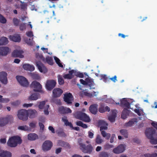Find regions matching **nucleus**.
<instances>
[{
    "label": "nucleus",
    "instance_id": "nucleus-10",
    "mask_svg": "<svg viewBox=\"0 0 157 157\" xmlns=\"http://www.w3.org/2000/svg\"><path fill=\"white\" fill-rule=\"evenodd\" d=\"M36 57L38 59H40L44 62H46L48 64L52 65L53 63V60L52 58L50 57H47L46 59L43 57V56L40 55L39 54L37 53L36 55Z\"/></svg>",
    "mask_w": 157,
    "mask_h": 157
},
{
    "label": "nucleus",
    "instance_id": "nucleus-11",
    "mask_svg": "<svg viewBox=\"0 0 157 157\" xmlns=\"http://www.w3.org/2000/svg\"><path fill=\"white\" fill-rule=\"evenodd\" d=\"M23 53V51L20 47H18L17 49L14 50L12 52V56L14 57L23 58L24 57V56L22 54Z\"/></svg>",
    "mask_w": 157,
    "mask_h": 157
},
{
    "label": "nucleus",
    "instance_id": "nucleus-57",
    "mask_svg": "<svg viewBox=\"0 0 157 157\" xmlns=\"http://www.w3.org/2000/svg\"><path fill=\"white\" fill-rule=\"evenodd\" d=\"M26 35L29 37H31L33 36V32L31 31L27 32L26 33Z\"/></svg>",
    "mask_w": 157,
    "mask_h": 157
},
{
    "label": "nucleus",
    "instance_id": "nucleus-22",
    "mask_svg": "<svg viewBox=\"0 0 157 157\" xmlns=\"http://www.w3.org/2000/svg\"><path fill=\"white\" fill-rule=\"evenodd\" d=\"M30 93V95L27 98V100L28 101L36 100L39 98V94L36 93H33L32 91H31Z\"/></svg>",
    "mask_w": 157,
    "mask_h": 157
},
{
    "label": "nucleus",
    "instance_id": "nucleus-27",
    "mask_svg": "<svg viewBox=\"0 0 157 157\" xmlns=\"http://www.w3.org/2000/svg\"><path fill=\"white\" fill-rule=\"evenodd\" d=\"M117 111L116 110H114L112 111L111 115L109 116V120L111 122H113L115 121V118L116 117Z\"/></svg>",
    "mask_w": 157,
    "mask_h": 157
},
{
    "label": "nucleus",
    "instance_id": "nucleus-49",
    "mask_svg": "<svg viewBox=\"0 0 157 157\" xmlns=\"http://www.w3.org/2000/svg\"><path fill=\"white\" fill-rule=\"evenodd\" d=\"M6 22V19L2 15L0 14V22L4 24Z\"/></svg>",
    "mask_w": 157,
    "mask_h": 157
},
{
    "label": "nucleus",
    "instance_id": "nucleus-48",
    "mask_svg": "<svg viewBox=\"0 0 157 157\" xmlns=\"http://www.w3.org/2000/svg\"><path fill=\"white\" fill-rule=\"evenodd\" d=\"M148 139L150 140V142L152 144H157V138H154L153 136L152 138H149Z\"/></svg>",
    "mask_w": 157,
    "mask_h": 157
},
{
    "label": "nucleus",
    "instance_id": "nucleus-14",
    "mask_svg": "<svg viewBox=\"0 0 157 157\" xmlns=\"http://www.w3.org/2000/svg\"><path fill=\"white\" fill-rule=\"evenodd\" d=\"M73 100V96L70 93H66L64 94V100L67 104H71Z\"/></svg>",
    "mask_w": 157,
    "mask_h": 157
},
{
    "label": "nucleus",
    "instance_id": "nucleus-15",
    "mask_svg": "<svg viewBox=\"0 0 157 157\" xmlns=\"http://www.w3.org/2000/svg\"><path fill=\"white\" fill-rule=\"evenodd\" d=\"M62 120L66 126H69L72 129H74L76 131H78L79 130V128L78 127H73V125L71 123L68 121L67 117H63L62 118Z\"/></svg>",
    "mask_w": 157,
    "mask_h": 157
},
{
    "label": "nucleus",
    "instance_id": "nucleus-6",
    "mask_svg": "<svg viewBox=\"0 0 157 157\" xmlns=\"http://www.w3.org/2000/svg\"><path fill=\"white\" fill-rule=\"evenodd\" d=\"M40 109H44V112L45 114L48 115L49 114L48 109L49 108V105L48 104H46V101H43L39 102L38 106Z\"/></svg>",
    "mask_w": 157,
    "mask_h": 157
},
{
    "label": "nucleus",
    "instance_id": "nucleus-2",
    "mask_svg": "<svg viewBox=\"0 0 157 157\" xmlns=\"http://www.w3.org/2000/svg\"><path fill=\"white\" fill-rule=\"evenodd\" d=\"M22 140L21 137L17 136H13L10 137L7 142L8 146L11 147H15L18 144H21Z\"/></svg>",
    "mask_w": 157,
    "mask_h": 157
},
{
    "label": "nucleus",
    "instance_id": "nucleus-20",
    "mask_svg": "<svg viewBox=\"0 0 157 157\" xmlns=\"http://www.w3.org/2000/svg\"><path fill=\"white\" fill-rule=\"evenodd\" d=\"M63 92V90L61 89L57 88H55L53 90V96L55 98L59 97Z\"/></svg>",
    "mask_w": 157,
    "mask_h": 157
},
{
    "label": "nucleus",
    "instance_id": "nucleus-58",
    "mask_svg": "<svg viewBox=\"0 0 157 157\" xmlns=\"http://www.w3.org/2000/svg\"><path fill=\"white\" fill-rule=\"evenodd\" d=\"M13 21L14 25H17L19 23V20L17 18H14L13 20Z\"/></svg>",
    "mask_w": 157,
    "mask_h": 157
},
{
    "label": "nucleus",
    "instance_id": "nucleus-35",
    "mask_svg": "<svg viewBox=\"0 0 157 157\" xmlns=\"http://www.w3.org/2000/svg\"><path fill=\"white\" fill-rule=\"evenodd\" d=\"M17 128L19 130L25 131H30L31 130L30 128L26 125L18 126L17 127Z\"/></svg>",
    "mask_w": 157,
    "mask_h": 157
},
{
    "label": "nucleus",
    "instance_id": "nucleus-34",
    "mask_svg": "<svg viewBox=\"0 0 157 157\" xmlns=\"http://www.w3.org/2000/svg\"><path fill=\"white\" fill-rule=\"evenodd\" d=\"M74 70L69 71L68 74L64 75L63 77L64 78L71 79L74 76Z\"/></svg>",
    "mask_w": 157,
    "mask_h": 157
},
{
    "label": "nucleus",
    "instance_id": "nucleus-13",
    "mask_svg": "<svg viewBox=\"0 0 157 157\" xmlns=\"http://www.w3.org/2000/svg\"><path fill=\"white\" fill-rule=\"evenodd\" d=\"M99 122L101 124L100 127V130L101 131V135L105 137L107 136V133L104 130L107 129V124L103 121H100Z\"/></svg>",
    "mask_w": 157,
    "mask_h": 157
},
{
    "label": "nucleus",
    "instance_id": "nucleus-42",
    "mask_svg": "<svg viewBox=\"0 0 157 157\" xmlns=\"http://www.w3.org/2000/svg\"><path fill=\"white\" fill-rule=\"evenodd\" d=\"M127 112H128V110L125 109H124L121 114V117L122 118L124 119L127 118Z\"/></svg>",
    "mask_w": 157,
    "mask_h": 157
},
{
    "label": "nucleus",
    "instance_id": "nucleus-37",
    "mask_svg": "<svg viewBox=\"0 0 157 157\" xmlns=\"http://www.w3.org/2000/svg\"><path fill=\"white\" fill-rule=\"evenodd\" d=\"M8 42L7 39L5 37H2L0 38V45L6 44Z\"/></svg>",
    "mask_w": 157,
    "mask_h": 157
},
{
    "label": "nucleus",
    "instance_id": "nucleus-38",
    "mask_svg": "<svg viewBox=\"0 0 157 157\" xmlns=\"http://www.w3.org/2000/svg\"><path fill=\"white\" fill-rule=\"evenodd\" d=\"M8 122L7 118L5 117L0 118V126H3L5 125Z\"/></svg>",
    "mask_w": 157,
    "mask_h": 157
},
{
    "label": "nucleus",
    "instance_id": "nucleus-9",
    "mask_svg": "<svg viewBox=\"0 0 157 157\" xmlns=\"http://www.w3.org/2000/svg\"><path fill=\"white\" fill-rule=\"evenodd\" d=\"M56 84V80L53 79L48 80L46 84V88L48 90H51L55 86Z\"/></svg>",
    "mask_w": 157,
    "mask_h": 157
},
{
    "label": "nucleus",
    "instance_id": "nucleus-3",
    "mask_svg": "<svg viewBox=\"0 0 157 157\" xmlns=\"http://www.w3.org/2000/svg\"><path fill=\"white\" fill-rule=\"evenodd\" d=\"M16 78L17 81L21 86L25 87L29 86V83L28 79L24 76L18 75L16 77Z\"/></svg>",
    "mask_w": 157,
    "mask_h": 157
},
{
    "label": "nucleus",
    "instance_id": "nucleus-55",
    "mask_svg": "<svg viewBox=\"0 0 157 157\" xmlns=\"http://www.w3.org/2000/svg\"><path fill=\"white\" fill-rule=\"evenodd\" d=\"M41 49L43 51V52L45 53H48L49 54L51 55L52 54V53L48 52V49L47 48H41Z\"/></svg>",
    "mask_w": 157,
    "mask_h": 157
},
{
    "label": "nucleus",
    "instance_id": "nucleus-24",
    "mask_svg": "<svg viewBox=\"0 0 157 157\" xmlns=\"http://www.w3.org/2000/svg\"><path fill=\"white\" fill-rule=\"evenodd\" d=\"M120 101V105L121 106L125 107L128 109L130 108V104L125 98H123Z\"/></svg>",
    "mask_w": 157,
    "mask_h": 157
},
{
    "label": "nucleus",
    "instance_id": "nucleus-33",
    "mask_svg": "<svg viewBox=\"0 0 157 157\" xmlns=\"http://www.w3.org/2000/svg\"><path fill=\"white\" fill-rule=\"evenodd\" d=\"M137 122L136 119L133 118L130 120L128 122L126 123L125 126L126 127H131L135 122Z\"/></svg>",
    "mask_w": 157,
    "mask_h": 157
},
{
    "label": "nucleus",
    "instance_id": "nucleus-30",
    "mask_svg": "<svg viewBox=\"0 0 157 157\" xmlns=\"http://www.w3.org/2000/svg\"><path fill=\"white\" fill-rule=\"evenodd\" d=\"M98 105L94 104L91 105L89 108L90 111L93 114H96L97 112Z\"/></svg>",
    "mask_w": 157,
    "mask_h": 157
},
{
    "label": "nucleus",
    "instance_id": "nucleus-50",
    "mask_svg": "<svg viewBox=\"0 0 157 157\" xmlns=\"http://www.w3.org/2000/svg\"><path fill=\"white\" fill-rule=\"evenodd\" d=\"M33 105V103H25L23 105V107L24 108H28L31 107Z\"/></svg>",
    "mask_w": 157,
    "mask_h": 157
},
{
    "label": "nucleus",
    "instance_id": "nucleus-45",
    "mask_svg": "<svg viewBox=\"0 0 157 157\" xmlns=\"http://www.w3.org/2000/svg\"><path fill=\"white\" fill-rule=\"evenodd\" d=\"M74 76L75 75L76 76L79 77L80 78H82L84 76V75L82 73L77 71H76L74 70Z\"/></svg>",
    "mask_w": 157,
    "mask_h": 157
},
{
    "label": "nucleus",
    "instance_id": "nucleus-1",
    "mask_svg": "<svg viewBox=\"0 0 157 157\" xmlns=\"http://www.w3.org/2000/svg\"><path fill=\"white\" fill-rule=\"evenodd\" d=\"M73 115L75 118L85 122L89 123L91 121L89 116L81 111L76 112L73 113Z\"/></svg>",
    "mask_w": 157,
    "mask_h": 157
},
{
    "label": "nucleus",
    "instance_id": "nucleus-60",
    "mask_svg": "<svg viewBox=\"0 0 157 157\" xmlns=\"http://www.w3.org/2000/svg\"><path fill=\"white\" fill-rule=\"evenodd\" d=\"M67 149H69L70 148V146L69 144L67 143L64 142L63 146Z\"/></svg>",
    "mask_w": 157,
    "mask_h": 157
},
{
    "label": "nucleus",
    "instance_id": "nucleus-51",
    "mask_svg": "<svg viewBox=\"0 0 157 157\" xmlns=\"http://www.w3.org/2000/svg\"><path fill=\"white\" fill-rule=\"evenodd\" d=\"M10 101V99L8 98H2L1 102L3 103H8Z\"/></svg>",
    "mask_w": 157,
    "mask_h": 157
},
{
    "label": "nucleus",
    "instance_id": "nucleus-40",
    "mask_svg": "<svg viewBox=\"0 0 157 157\" xmlns=\"http://www.w3.org/2000/svg\"><path fill=\"white\" fill-rule=\"evenodd\" d=\"M76 124L77 125L81 126L84 128H86L88 127V126L86 124L83 123L81 121H77L76 122Z\"/></svg>",
    "mask_w": 157,
    "mask_h": 157
},
{
    "label": "nucleus",
    "instance_id": "nucleus-26",
    "mask_svg": "<svg viewBox=\"0 0 157 157\" xmlns=\"http://www.w3.org/2000/svg\"><path fill=\"white\" fill-rule=\"evenodd\" d=\"M59 110L60 112L63 114H67L72 113V110L70 108L63 106L60 107L59 109Z\"/></svg>",
    "mask_w": 157,
    "mask_h": 157
},
{
    "label": "nucleus",
    "instance_id": "nucleus-44",
    "mask_svg": "<svg viewBox=\"0 0 157 157\" xmlns=\"http://www.w3.org/2000/svg\"><path fill=\"white\" fill-rule=\"evenodd\" d=\"M58 81L59 84L60 85H62L64 83V80L63 78L60 75L58 76Z\"/></svg>",
    "mask_w": 157,
    "mask_h": 157
},
{
    "label": "nucleus",
    "instance_id": "nucleus-59",
    "mask_svg": "<svg viewBox=\"0 0 157 157\" xmlns=\"http://www.w3.org/2000/svg\"><path fill=\"white\" fill-rule=\"evenodd\" d=\"M64 142L63 141L61 140H58L57 142V145L58 146H63L64 144Z\"/></svg>",
    "mask_w": 157,
    "mask_h": 157
},
{
    "label": "nucleus",
    "instance_id": "nucleus-56",
    "mask_svg": "<svg viewBox=\"0 0 157 157\" xmlns=\"http://www.w3.org/2000/svg\"><path fill=\"white\" fill-rule=\"evenodd\" d=\"M114 139H116L115 135L114 134H113L112 135L110 139V142L111 143H113L114 142Z\"/></svg>",
    "mask_w": 157,
    "mask_h": 157
},
{
    "label": "nucleus",
    "instance_id": "nucleus-61",
    "mask_svg": "<svg viewBox=\"0 0 157 157\" xmlns=\"http://www.w3.org/2000/svg\"><path fill=\"white\" fill-rule=\"evenodd\" d=\"M21 30H23L25 29V24L23 23L21 25L20 27Z\"/></svg>",
    "mask_w": 157,
    "mask_h": 157
},
{
    "label": "nucleus",
    "instance_id": "nucleus-62",
    "mask_svg": "<svg viewBox=\"0 0 157 157\" xmlns=\"http://www.w3.org/2000/svg\"><path fill=\"white\" fill-rule=\"evenodd\" d=\"M20 102L19 101H16L13 102L12 103L11 105H13L16 106L20 104Z\"/></svg>",
    "mask_w": 157,
    "mask_h": 157
},
{
    "label": "nucleus",
    "instance_id": "nucleus-7",
    "mask_svg": "<svg viewBox=\"0 0 157 157\" xmlns=\"http://www.w3.org/2000/svg\"><path fill=\"white\" fill-rule=\"evenodd\" d=\"M53 146L52 142L49 140L45 141L42 145V149L44 151H48L50 150Z\"/></svg>",
    "mask_w": 157,
    "mask_h": 157
},
{
    "label": "nucleus",
    "instance_id": "nucleus-36",
    "mask_svg": "<svg viewBox=\"0 0 157 157\" xmlns=\"http://www.w3.org/2000/svg\"><path fill=\"white\" fill-rule=\"evenodd\" d=\"M98 92H93L92 93H89L87 92H84V94L86 96L89 97H93L94 96H96L98 94Z\"/></svg>",
    "mask_w": 157,
    "mask_h": 157
},
{
    "label": "nucleus",
    "instance_id": "nucleus-52",
    "mask_svg": "<svg viewBox=\"0 0 157 157\" xmlns=\"http://www.w3.org/2000/svg\"><path fill=\"white\" fill-rule=\"evenodd\" d=\"M102 101L103 102H105L106 103L108 102V98L107 95H104L102 98Z\"/></svg>",
    "mask_w": 157,
    "mask_h": 157
},
{
    "label": "nucleus",
    "instance_id": "nucleus-53",
    "mask_svg": "<svg viewBox=\"0 0 157 157\" xmlns=\"http://www.w3.org/2000/svg\"><path fill=\"white\" fill-rule=\"evenodd\" d=\"M36 123L35 122H30L29 125V126L32 128H34L36 126Z\"/></svg>",
    "mask_w": 157,
    "mask_h": 157
},
{
    "label": "nucleus",
    "instance_id": "nucleus-64",
    "mask_svg": "<svg viewBox=\"0 0 157 157\" xmlns=\"http://www.w3.org/2000/svg\"><path fill=\"white\" fill-rule=\"evenodd\" d=\"M39 125L40 127V130L41 131H43L44 128V125L41 123H39Z\"/></svg>",
    "mask_w": 157,
    "mask_h": 157
},
{
    "label": "nucleus",
    "instance_id": "nucleus-4",
    "mask_svg": "<svg viewBox=\"0 0 157 157\" xmlns=\"http://www.w3.org/2000/svg\"><path fill=\"white\" fill-rule=\"evenodd\" d=\"M79 143L80 149L83 153L90 154L92 152L93 147L91 144H89L86 147L85 145L82 143L79 142Z\"/></svg>",
    "mask_w": 157,
    "mask_h": 157
},
{
    "label": "nucleus",
    "instance_id": "nucleus-31",
    "mask_svg": "<svg viewBox=\"0 0 157 157\" xmlns=\"http://www.w3.org/2000/svg\"><path fill=\"white\" fill-rule=\"evenodd\" d=\"M27 138L29 140L33 141L38 139V136L35 133H30L28 135Z\"/></svg>",
    "mask_w": 157,
    "mask_h": 157
},
{
    "label": "nucleus",
    "instance_id": "nucleus-41",
    "mask_svg": "<svg viewBox=\"0 0 157 157\" xmlns=\"http://www.w3.org/2000/svg\"><path fill=\"white\" fill-rule=\"evenodd\" d=\"M24 40L25 42L29 45H32L34 44V42L33 41V39H28L27 38H25Z\"/></svg>",
    "mask_w": 157,
    "mask_h": 157
},
{
    "label": "nucleus",
    "instance_id": "nucleus-46",
    "mask_svg": "<svg viewBox=\"0 0 157 157\" xmlns=\"http://www.w3.org/2000/svg\"><path fill=\"white\" fill-rule=\"evenodd\" d=\"M96 142L98 144H100L103 142V140L101 138V136L98 135L95 140Z\"/></svg>",
    "mask_w": 157,
    "mask_h": 157
},
{
    "label": "nucleus",
    "instance_id": "nucleus-29",
    "mask_svg": "<svg viewBox=\"0 0 157 157\" xmlns=\"http://www.w3.org/2000/svg\"><path fill=\"white\" fill-rule=\"evenodd\" d=\"M9 38L10 40L15 42H19L21 40V38L19 34L10 35L9 36Z\"/></svg>",
    "mask_w": 157,
    "mask_h": 157
},
{
    "label": "nucleus",
    "instance_id": "nucleus-21",
    "mask_svg": "<svg viewBox=\"0 0 157 157\" xmlns=\"http://www.w3.org/2000/svg\"><path fill=\"white\" fill-rule=\"evenodd\" d=\"M22 68L25 70L32 71L35 70L34 66L29 63H24L22 65Z\"/></svg>",
    "mask_w": 157,
    "mask_h": 157
},
{
    "label": "nucleus",
    "instance_id": "nucleus-19",
    "mask_svg": "<svg viewBox=\"0 0 157 157\" xmlns=\"http://www.w3.org/2000/svg\"><path fill=\"white\" fill-rule=\"evenodd\" d=\"M155 130L152 128H147L145 131V134L148 138H152L153 135L155 133Z\"/></svg>",
    "mask_w": 157,
    "mask_h": 157
},
{
    "label": "nucleus",
    "instance_id": "nucleus-54",
    "mask_svg": "<svg viewBox=\"0 0 157 157\" xmlns=\"http://www.w3.org/2000/svg\"><path fill=\"white\" fill-rule=\"evenodd\" d=\"M88 136L90 138H93L94 136V133L90 131L88 132Z\"/></svg>",
    "mask_w": 157,
    "mask_h": 157
},
{
    "label": "nucleus",
    "instance_id": "nucleus-32",
    "mask_svg": "<svg viewBox=\"0 0 157 157\" xmlns=\"http://www.w3.org/2000/svg\"><path fill=\"white\" fill-rule=\"evenodd\" d=\"M108 109L107 105H105L103 103L100 104V107L99 108V111L100 113H104Z\"/></svg>",
    "mask_w": 157,
    "mask_h": 157
},
{
    "label": "nucleus",
    "instance_id": "nucleus-23",
    "mask_svg": "<svg viewBox=\"0 0 157 157\" xmlns=\"http://www.w3.org/2000/svg\"><path fill=\"white\" fill-rule=\"evenodd\" d=\"M27 115L30 118L36 117L37 115V112L35 109H30L27 110Z\"/></svg>",
    "mask_w": 157,
    "mask_h": 157
},
{
    "label": "nucleus",
    "instance_id": "nucleus-43",
    "mask_svg": "<svg viewBox=\"0 0 157 157\" xmlns=\"http://www.w3.org/2000/svg\"><path fill=\"white\" fill-rule=\"evenodd\" d=\"M54 58L56 63L60 67H63V66L59 59L56 56H54Z\"/></svg>",
    "mask_w": 157,
    "mask_h": 157
},
{
    "label": "nucleus",
    "instance_id": "nucleus-39",
    "mask_svg": "<svg viewBox=\"0 0 157 157\" xmlns=\"http://www.w3.org/2000/svg\"><path fill=\"white\" fill-rule=\"evenodd\" d=\"M120 131L121 134L122 135H123L125 137H128V133L127 130L125 129H122L120 130Z\"/></svg>",
    "mask_w": 157,
    "mask_h": 157
},
{
    "label": "nucleus",
    "instance_id": "nucleus-16",
    "mask_svg": "<svg viewBox=\"0 0 157 157\" xmlns=\"http://www.w3.org/2000/svg\"><path fill=\"white\" fill-rule=\"evenodd\" d=\"M0 81L4 84L7 83V74L6 72L4 71L0 72Z\"/></svg>",
    "mask_w": 157,
    "mask_h": 157
},
{
    "label": "nucleus",
    "instance_id": "nucleus-25",
    "mask_svg": "<svg viewBox=\"0 0 157 157\" xmlns=\"http://www.w3.org/2000/svg\"><path fill=\"white\" fill-rule=\"evenodd\" d=\"M10 51V49L7 47H0V55L6 56Z\"/></svg>",
    "mask_w": 157,
    "mask_h": 157
},
{
    "label": "nucleus",
    "instance_id": "nucleus-63",
    "mask_svg": "<svg viewBox=\"0 0 157 157\" xmlns=\"http://www.w3.org/2000/svg\"><path fill=\"white\" fill-rule=\"evenodd\" d=\"M117 77L116 75H115L114 77L109 78V79L112 81L113 82H115L117 80Z\"/></svg>",
    "mask_w": 157,
    "mask_h": 157
},
{
    "label": "nucleus",
    "instance_id": "nucleus-5",
    "mask_svg": "<svg viewBox=\"0 0 157 157\" xmlns=\"http://www.w3.org/2000/svg\"><path fill=\"white\" fill-rule=\"evenodd\" d=\"M17 116L18 118L23 121H26L28 119L27 110L21 109L18 111Z\"/></svg>",
    "mask_w": 157,
    "mask_h": 157
},
{
    "label": "nucleus",
    "instance_id": "nucleus-47",
    "mask_svg": "<svg viewBox=\"0 0 157 157\" xmlns=\"http://www.w3.org/2000/svg\"><path fill=\"white\" fill-rule=\"evenodd\" d=\"M32 76L35 79L38 80L40 79V76L37 73H34L32 74Z\"/></svg>",
    "mask_w": 157,
    "mask_h": 157
},
{
    "label": "nucleus",
    "instance_id": "nucleus-12",
    "mask_svg": "<svg viewBox=\"0 0 157 157\" xmlns=\"http://www.w3.org/2000/svg\"><path fill=\"white\" fill-rule=\"evenodd\" d=\"M81 83L84 85H88L90 87V89L94 88L93 87L94 85V82L92 79L90 78H88L86 79V80L84 81L82 79L80 80Z\"/></svg>",
    "mask_w": 157,
    "mask_h": 157
},
{
    "label": "nucleus",
    "instance_id": "nucleus-8",
    "mask_svg": "<svg viewBox=\"0 0 157 157\" xmlns=\"http://www.w3.org/2000/svg\"><path fill=\"white\" fill-rule=\"evenodd\" d=\"M30 86L35 92H40L42 87L41 84L36 81L32 82Z\"/></svg>",
    "mask_w": 157,
    "mask_h": 157
},
{
    "label": "nucleus",
    "instance_id": "nucleus-17",
    "mask_svg": "<svg viewBox=\"0 0 157 157\" xmlns=\"http://www.w3.org/2000/svg\"><path fill=\"white\" fill-rule=\"evenodd\" d=\"M125 147L124 145L121 144L117 147L113 149V152L117 154H119L123 152L125 150Z\"/></svg>",
    "mask_w": 157,
    "mask_h": 157
},
{
    "label": "nucleus",
    "instance_id": "nucleus-18",
    "mask_svg": "<svg viewBox=\"0 0 157 157\" xmlns=\"http://www.w3.org/2000/svg\"><path fill=\"white\" fill-rule=\"evenodd\" d=\"M36 66L40 72L45 73L47 72V69L43 64L40 62L36 63Z\"/></svg>",
    "mask_w": 157,
    "mask_h": 157
},
{
    "label": "nucleus",
    "instance_id": "nucleus-28",
    "mask_svg": "<svg viewBox=\"0 0 157 157\" xmlns=\"http://www.w3.org/2000/svg\"><path fill=\"white\" fill-rule=\"evenodd\" d=\"M12 153L7 151L2 150L0 152L1 157H12Z\"/></svg>",
    "mask_w": 157,
    "mask_h": 157
}]
</instances>
